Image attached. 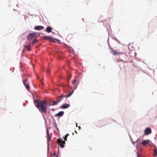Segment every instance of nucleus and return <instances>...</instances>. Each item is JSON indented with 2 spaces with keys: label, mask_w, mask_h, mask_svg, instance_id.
<instances>
[{
  "label": "nucleus",
  "mask_w": 157,
  "mask_h": 157,
  "mask_svg": "<svg viewBox=\"0 0 157 157\" xmlns=\"http://www.w3.org/2000/svg\"><path fill=\"white\" fill-rule=\"evenodd\" d=\"M35 105L37 103L36 107L41 112L46 113L47 112V102L44 101H38L36 100L34 101Z\"/></svg>",
  "instance_id": "f257e3e1"
},
{
  "label": "nucleus",
  "mask_w": 157,
  "mask_h": 157,
  "mask_svg": "<svg viewBox=\"0 0 157 157\" xmlns=\"http://www.w3.org/2000/svg\"><path fill=\"white\" fill-rule=\"evenodd\" d=\"M40 36V34L38 33H29L28 37L27 40H31L33 38L37 37Z\"/></svg>",
  "instance_id": "f03ea898"
},
{
  "label": "nucleus",
  "mask_w": 157,
  "mask_h": 157,
  "mask_svg": "<svg viewBox=\"0 0 157 157\" xmlns=\"http://www.w3.org/2000/svg\"><path fill=\"white\" fill-rule=\"evenodd\" d=\"M57 142L58 144H60L59 145L62 148H63L64 145L63 144H65V141L64 140H62V139H58L57 140Z\"/></svg>",
  "instance_id": "7ed1b4c3"
},
{
  "label": "nucleus",
  "mask_w": 157,
  "mask_h": 157,
  "mask_svg": "<svg viewBox=\"0 0 157 157\" xmlns=\"http://www.w3.org/2000/svg\"><path fill=\"white\" fill-rule=\"evenodd\" d=\"M151 132V129L149 128H147L144 130V133L145 134H149Z\"/></svg>",
  "instance_id": "20e7f679"
},
{
  "label": "nucleus",
  "mask_w": 157,
  "mask_h": 157,
  "mask_svg": "<svg viewBox=\"0 0 157 157\" xmlns=\"http://www.w3.org/2000/svg\"><path fill=\"white\" fill-rule=\"evenodd\" d=\"M65 97V96L63 94H62L60 96L57 98V101L58 102H60Z\"/></svg>",
  "instance_id": "39448f33"
},
{
  "label": "nucleus",
  "mask_w": 157,
  "mask_h": 157,
  "mask_svg": "<svg viewBox=\"0 0 157 157\" xmlns=\"http://www.w3.org/2000/svg\"><path fill=\"white\" fill-rule=\"evenodd\" d=\"M34 29L37 30H40L44 29V27L42 26H38L35 27Z\"/></svg>",
  "instance_id": "423d86ee"
},
{
  "label": "nucleus",
  "mask_w": 157,
  "mask_h": 157,
  "mask_svg": "<svg viewBox=\"0 0 157 157\" xmlns=\"http://www.w3.org/2000/svg\"><path fill=\"white\" fill-rule=\"evenodd\" d=\"M43 38L45 40H52L53 38L50 36H43Z\"/></svg>",
  "instance_id": "0eeeda50"
},
{
  "label": "nucleus",
  "mask_w": 157,
  "mask_h": 157,
  "mask_svg": "<svg viewBox=\"0 0 157 157\" xmlns=\"http://www.w3.org/2000/svg\"><path fill=\"white\" fill-rule=\"evenodd\" d=\"M64 114V112L63 111H61L60 112H59L57 114H56L55 115V116L56 117L57 116H59V117H61Z\"/></svg>",
  "instance_id": "6e6552de"
},
{
  "label": "nucleus",
  "mask_w": 157,
  "mask_h": 157,
  "mask_svg": "<svg viewBox=\"0 0 157 157\" xmlns=\"http://www.w3.org/2000/svg\"><path fill=\"white\" fill-rule=\"evenodd\" d=\"M70 105L69 104L63 105L61 106V108L63 109H66L69 107Z\"/></svg>",
  "instance_id": "1a4fd4ad"
},
{
  "label": "nucleus",
  "mask_w": 157,
  "mask_h": 157,
  "mask_svg": "<svg viewBox=\"0 0 157 157\" xmlns=\"http://www.w3.org/2000/svg\"><path fill=\"white\" fill-rule=\"evenodd\" d=\"M76 82H77V80L76 79H74L72 82V83L74 85L75 89L78 86V84H77L76 85Z\"/></svg>",
  "instance_id": "9d476101"
},
{
  "label": "nucleus",
  "mask_w": 157,
  "mask_h": 157,
  "mask_svg": "<svg viewBox=\"0 0 157 157\" xmlns=\"http://www.w3.org/2000/svg\"><path fill=\"white\" fill-rule=\"evenodd\" d=\"M52 29L51 27L48 26L46 28V31L47 33H49L52 31Z\"/></svg>",
  "instance_id": "9b49d317"
},
{
  "label": "nucleus",
  "mask_w": 157,
  "mask_h": 157,
  "mask_svg": "<svg viewBox=\"0 0 157 157\" xmlns=\"http://www.w3.org/2000/svg\"><path fill=\"white\" fill-rule=\"evenodd\" d=\"M112 52L113 53V54L115 55H119L120 54V53L117 52V51H115L113 49L112 50Z\"/></svg>",
  "instance_id": "f8f14e48"
},
{
  "label": "nucleus",
  "mask_w": 157,
  "mask_h": 157,
  "mask_svg": "<svg viewBox=\"0 0 157 157\" xmlns=\"http://www.w3.org/2000/svg\"><path fill=\"white\" fill-rule=\"evenodd\" d=\"M149 143V140H144L142 142V144L144 146H145L146 144H148Z\"/></svg>",
  "instance_id": "ddd939ff"
},
{
  "label": "nucleus",
  "mask_w": 157,
  "mask_h": 157,
  "mask_svg": "<svg viewBox=\"0 0 157 157\" xmlns=\"http://www.w3.org/2000/svg\"><path fill=\"white\" fill-rule=\"evenodd\" d=\"M47 140H48V141H49V140H51V137H49V131L48 129H47Z\"/></svg>",
  "instance_id": "4468645a"
},
{
  "label": "nucleus",
  "mask_w": 157,
  "mask_h": 157,
  "mask_svg": "<svg viewBox=\"0 0 157 157\" xmlns=\"http://www.w3.org/2000/svg\"><path fill=\"white\" fill-rule=\"evenodd\" d=\"M23 84L26 88L28 90H29L30 89V87L29 84H27L26 82H23Z\"/></svg>",
  "instance_id": "2eb2a0df"
},
{
  "label": "nucleus",
  "mask_w": 157,
  "mask_h": 157,
  "mask_svg": "<svg viewBox=\"0 0 157 157\" xmlns=\"http://www.w3.org/2000/svg\"><path fill=\"white\" fill-rule=\"evenodd\" d=\"M25 48H26L28 51H29L31 50L30 46L25 45L24 47Z\"/></svg>",
  "instance_id": "dca6fc26"
},
{
  "label": "nucleus",
  "mask_w": 157,
  "mask_h": 157,
  "mask_svg": "<svg viewBox=\"0 0 157 157\" xmlns=\"http://www.w3.org/2000/svg\"><path fill=\"white\" fill-rule=\"evenodd\" d=\"M73 92V91L70 92L66 96H65L66 98H67L70 97L72 94Z\"/></svg>",
  "instance_id": "f3484780"
},
{
  "label": "nucleus",
  "mask_w": 157,
  "mask_h": 157,
  "mask_svg": "<svg viewBox=\"0 0 157 157\" xmlns=\"http://www.w3.org/2000/svg\"><path fill=\"white\" fill-rule=\"evenodd\" d=\"M38 41L36 39H34L32 42L33 44H34L36 42H37Z\"/></svg>",
  "instance_id": "a211bd4d"
},
{
  "label": "nucleus",
  "mask_w": 157,
  "mask_h": 157,
  "mask_svg": "<svg viewBox=\"0 0 157 157\" xmlns=\"http://www.w3.org/2000/svg\"><path fill=\"white\" fill-rule=\"evenodd\" d=\"M59 102H58V101H57V100L56 101H54L53 102V104L52 105H57L58 103Z\"/></svg>",
  "instance_id": "6ab92c4d"
},
{
  "label": "nucleus",
  "mask_w": 157,
  "mask_h": 157,
  "mask_svg": "<svg viewBox=\"0 0 157 157\" xmlns=\"http://www.w3.org/2000/svg\"><path fill=\"white\" fill-rule=\"evenodd\" d=\"M69 135L68 134H67L65 136V137H64V139L65 140H67V136H69Z\"/></svg>",
  "instance_id": "aec40b11"
},
{
  "label": "nucleus",
  "mask_w": 157,
  "mask_h": 157,
  "mask_svg": "<svg viewBox=\"0 0 157 157\" xmlns=\"http://www.w3.org/2000/svg\"><path fill=\"white\" fill-rule=\"evenodd\" d=\"M155 155H157V149H156L155 151Z\"/></svg>",
  "instance_id": "412c9836"
},
{
  "label": "nucleus",
  "mask_w": 157,
  "mask_h": 157,
  "mask_svg": "<svg viewBox=\"0 0 157 157\" xmlns=\"http://www.w3.org/2000/svg\"><path fill=\"white\" fill-rule=\"evenodd\" d=\"M28 82V80L27 78H26L23 81V82Z\"/></svg>",
  "instance_id": "4be33fe9"
},
{
  "label": "nucleus",
  "mask_w": 157,
  "mask_h": 157,
  "mask_svg": "<svg viewBox=\"0 0 157 157\" xmlns=\"http://www.w3.org/2000/svg\"><path fill=\"white\" fill-rule=\"evenodd\" d=\"M137 157H140L138 153H137Z\"/></svg>",
  "instance_id": "5701e85b"
},
{
  "label": "nucleus",
  "mask_w": 157,
  "mask_h": 157,
  "mask_svg": "<svg viewBox=\"0 0 157 157\" xmlns=\"http://www.w3.org/2000/svg\"><path fill=\"white\" fill-rule=\"evenodd\" d=\"M56 128L57 129V131H59V129H58V128L57 127L56 124Z\"/></svg>",
  "instance_id": "b1692460"
},
{
  "label": "nucleus",
  "mask_w": 157,
  "mask_h": 157,
  "mask_svg": "<svg viewBox=\"0 0 157 157\" xmlns=\"http://www.w3.org/2000/svg\"><path fill=\"white\" fill-rule=\"evenodd\" d=\"M53 156H56V153L55 152L53 154Z\"/></svg>",
  "instance_id": "393cba45"
},
{
  "label": "nucleus",
  "mask_w": 157,
  "mask_h": 157,
  "mask_svg": "<svg viewBox=\"0 0 157 157\" xmlns=\"http://www.w3.org/2000/svg\"><path fill=\"white\" fill-rule=\"evenodd\" d=\"M52 110L53 111H54V109H52Z\"/></svg>",
  "instance_id": "a878e982"
},
{
  "label": "nucleus",
  "mask_w": 157,
  "mask_h": 157,
  "mask_svg": "<svg viewBox=\"0 0 157 157\" xmlns=\"http://www.w3.org/2000/svg\"><path fill=\"white\" fill-rule=\"evenodd\" d=\"M78 127H79V129L80 128H81V127H80V126H79Z\"/></svg>",
  "instance_id": "bb28decb"
},
{
  "label": "nucleus",
  "mask_w": 157,
  "mask_h": 157,
  "mask_svg": "<svg viewBox=\"0 0 157 157\" xmlns=\"http://www.w3.org/2000/svg\"><path fill=\"white\" fill-rule=\"evenodd\" d=\"M56 157H58V155H56Z\"/></svg>",
  "instance_id": "cd10ccee"
},
{
  "label": "nucleus",
  "mask_w": 157,
  "mask_h": 157,
  "mask_svg": "<svg viewBox=\"0 0 157 157\" xmlns=\"http://www.w3.org/2000/svg\"><path fill=\"white\" fill-rule=\"evenodd\" d=\"M76 126H77V123L76 124Z\"/></svg>",
  "instance_id": "c85d7f7f"
},
{
  "label": "nucleus",
  "mask_w": 157,
  "mask_h": 157,
  "mask_svg": "<svg viewBox=\"0 0 157 157\" xmlns=\"http://www.w3.org/2000/svg\"><path fill=\"white\" fill-rule=\"evenodd\" d=\"M136 147H138V145H136Z\"/></svg>",
  "instance_id": "c756f323"
}]
</instances>
